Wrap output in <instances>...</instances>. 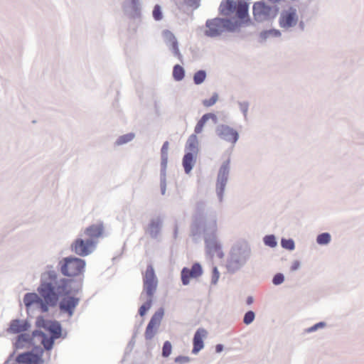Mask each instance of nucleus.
Masks as SVG:
<instances>
[{"label":"nucleus","mask_w":364,"mask_h":364,"mask_svg":"<svg viewBox=\"0 0 364 364\" xmlns=\"http://www.w3.org/2000/svg\"><path fill=\"white\" fill-rule=\"evenodd\" d=\"M72 284L73 282L70 279H58L54 272H46L38 288L40 296L36 293H28L23 297L24 304L27 307L36 304L41 307L42 311L46 312L48 306H55L59 297H61L59 304L60 311L71 316L80 301L76 296L78 289H75Z\"/></svg>","instance_id":"f257e3e1"},{"label":"nucleus","mask_w":364,"mask_h":364,"mask_svg":"<svg viewBox=\"0 0 364 364\" xmlns=\"http://www.w3.org/2000/svg\"><path fill=\"white\" fill-rule=\"evenodd\" d=\"M211 119L214 123H217V116L213 113L205 114L198 122L195 127V134H191L186 142V150L187 152H191L193 154L197 155L198 151V141L196 134L202 132L205 124L208 120Z\"/></svg>","instance_id":"f03ea898"},{"label":"nucleus","mask_w":364,"mask_h":364,"mask_svg":"<svg viewBox=\"0 0 364 364\" xmlns=\"http://www.w3.org/2000/svg\"><path fill=\"white\" fill-rule=\"evenodd\" d=\"M85 262L77 257H66L60 262L61 272L68 277H75L82 274Z\"/></svg>","instance_id":"7ed1b4c3"},{"label":"nucleus","mask_w":364,"mask_h":364,"mask_svg":"<svg viewBox=\"0 0 364 364\" xmlns=\"http://www.w3.org/2000/svg\"><path fill=\"white\" fill-rule=\"evenodd\" d=\"M96 241L85 238H77L71 245L72 251L80 256H87L90 255L95 249Z\"/></svg>","instance_id":"20e7f679"},{"label":"nucleus","mask_w":364,"mask_h":364,"mask_svg":"<svg viewBox=\"0 0 364 364\" xmlns=\"http://www.w3.org/2000/svg\"><path fill=\"white\" fill-rule=\"evenodd\" d=\"M230 21L222 18H213L206 22L205 35L210 37H215L220 35L225 30L230 29Z\"/></svg>","instance_id":"39448f33"},{"label":"nucleus","mask_w":364,"mask_h":364,"mask_svg":"<svg viewBox=\"0 0 364 364\" xmlns=\"http://www.w3.org/2000/svg\"><path fill=\"white\" fill-rule=\"evenodd\" d=\"M278 12L277 6H269L262 1L255 2L253 5V14L259 21L274 18Z\"/></svg>","instance_id":"423d86ee"},{"label":"nucleus","mask_w":364,"mask_h":364,"mask_svg":"<svg viewBox=\"0 0 364 364\" xmlns=\"http://www.w3.org/2000/svg\"><path fill=\"white\" fill-rule=\"evenodd\" d=\"M144 291L148 298H152L157 287V279L152 265H149L146 269L143 278Z\"/></svg>","instance_id":"0eeeda50"},{"label":"nucleus","mask_w":364,"mask_h":364,"mask_svg":"<svg viewBox=\"0 0 364 364\" xmlns=\"http://www.w3.org/2000/svg\"><path fill=\"white\" fill-rule=\"evenodd\" d=\"M297 21L296 11L294 8L282 11L279 21V26L284 28H289L295 26Z\"/></svg>","instance_id":"6e6552de"},{"label":"nucleus","mask_w":364,"mask_h":364,"mask_svg":"<svg viewBox=\"0 0 364 364\" xmlns=\"http://www.w3.org/2000/svg\"><path fill=\"white\" fill-rule=\"evenodd\" d=\"M163 316L164 311L161 309L153 315L145 331L144 336L146 340H151L154 338Z\"/></svg>","instance_id":"1a4fd4ad"},{"label":"nucleus","mask_w":364,"mask_h":364,"mask_svg":"<svg viewBox=\"0 0 364 364\" xmlns=\"http://www.w3.org/2000/svg\"><path fill=\"white\" fill-rule=\"evenodd\" d=\"M229 173V162H226L225 164H223V166L220 167L218 176V180H217V184H216V189L218 196L220 197V200L222 199V196L225 190V187L228 181V176Z\"/></svg>","instance_id":"9d476101"},{"label":"nucleus","mask_w":364,"mask_h":364,"mask_svg":"<svg viewBox=\"0 0 364 364\" xmlns=\"http://www.w3.org/2000/svg\"><path fill=\"white\" fill-rule=\"evenodd\" d=\"M36 323L38 327H42L50 331L55 338H58L61 334V326L57 321L45 320L43 317H38Z\"/></svg>","instance_id":"9b49d317"},{"label":"nucleus","mask_w":364,"mask_h":364,"mask_svg":"<svg viewBox=\"0 0 364 364\" xmlns=\"http://www.w3.org/2000/svg\"><path fill=\"white\" fill-rule=\"evenodd\" d=\"M105 227L102 222H98L92 224L84 230V236L89 239H92L97 242V240L104 235Z\"/></svg>","instance_id":"f8f14e48"},{"label":"nucleus","mask_w":364,"mask_h":364,"mask_svg":"<svg viewBox=\"0 0 364 364\" xmlns=\"http://www.w3.org/2000/svg\"><path fill=\"white\" fill-rule=\"evenodd\" d=\"M202 268L198 263H195L191 269L184 267L181 271V280L184 285H187L191 278H197L202 274Z\"/></svg>","instance_id":"ddd939ff"},{"label":"nucleus","mask_w":364,"mask_h":364,"mask_svg":"<svg viewBox=\"0 0 364 364\" xmlns=\"http://www.w3.org/2000/svg\"><path fill=\"white\" fill-rule=\"evenodd\" d=\"M218 134L222 139L232 144H235L238 139L237 132L232 128L226 125H221L218 128Z\"/></svg>","instance_id":"4468645a"},{"label":"nucleus","mask_w":364,"mask_h":364,"mask_svg":"<svg viewBox=\"0 0 364 364\" xmlns=\"http://www.w3.org/2000/svg\"><path fill=\"white\" fill-rule=\"evenodd\" d=\"M207 335L208 332L204 328H198L196 331L193 337V353L196 354L203 348V339L207 336Z\"/></svg>","instance_id":"2eb2a0df"},{"label":"nucleus","mask_w":364,"mask_h":364,"mask_svg":"<svg viewBox=\"0 0 364 364\" xmlns=\"http://www.w3.org/2000/svg\"><path fill=\"white\" fill-rule=\"evenodd\" d=\"M29 325L23 320L15 319L11 321L7 332L10 333H19L28 330Z\"/></svg>","instance_id":"dca6fc26"},{"label":"nucleus","mask_w":364,"mask_h":364,"mask_svg":"<svg viewBox=\"0 0 364 364\" xmlns=\"http://www.w3.org/2000/svg\"><path fill=\"white\" fill-rule=\"evenodd\" d=\"M18 363L25 364H43V360L41 356L31 353H26L20 354L17 358Z\"/></svg>","instance_id":"f3484780"},{"label":"nucleus","mask_w":364,"mask_h":364,"mask_svg":"<svg viewBox=\"0 0 364 364\" xmlns=\"http://www.w3.org/2000/svg\"><path fill=\"white\" fill-rule=\"evenodd\" d=\"M163 36L165 40L170 43L174 55L181 58L178 43L174 35L171 31L166 30L163 32Z\"/></svg>","instance_id":"a211bd4d"},{"label":"nucleus","mask_w":364,"mask_h":364,"mask_svg":"<svg viewBox=\"0 0 364 364\" xmlns=\"http://www.w3.org/2000/svg\"><path fill=\"white\" fill-rule=\"evenodd\" d=\"M208 252L212 257H218L222 258L223 257V252L221 249V246L215 241H211L207 243Z\"/></svg>","instance_id":"6ab92c4d"},{"label":"nucleus","mask_w":364,"mask_h":364,"mask_svg":"<svg viewBox=\"0 0 364 364\" xmlns=\"http://www.w3.org/2000/svg\"><path fill=\"white\" fill-rule=\"evenodd\" d=\"M237 4L234 0H225L220 6V11L224 15H229L235 11Z\"/></svg>","instance_id":"aec40b11"},{"label":"nucleus","mask_w":364,"mask_h":364,"mask_svg":"<svg viewBox=\"0 0 364 364\" xmlns=\"http://www.w3.org/2000/svg\"><path fill=\"white\" fill-rule=\"evenodd\" d=\"M196 155L193 154L191 152H187L183 159V166L184 167V170L186 173H190L191 171L193 164H194V158Z\"/></svg>","instance_id":"412c9836"},{"label":"nucleus","mask_w":364,"mask_h":364,"mask_svg":"<svg viewBox=\"0 0 364 364\" xmlns=\"http://www.w3.org/2000/svg\"><path fill=\"white\" fill-rule=\"evenodd\" d=\"M238 18L243 19L247 16L248 4L245 1H240L235 9Z\"/></svg>","instance_id":"4be33fe9"},{"label":"nucleus","mask_w":364,"mask_h":364,"mask_svg":"<svg viewBox=\"0 0 364 364\" xmlns=\"http://www.w3.org/2000/svg\"><path fill=\"white\" fill-rule=\"evenodd\" d=\"M173 77L177 81H180L184 77V70L181 65H176L173 67Z\"/></svg>","instance_id":"5701e85b"},{"label":"nucleus","mask_w":364,"mask_h":364,"mask_svg":"<svg viewBox=\"0 0 364 364\" xmlns=\"http://www.w3.org/2000/svg\"><path fill=\"white\" fill-rule=\"evenodd\" d=\"M205 72L204 70H199L195 73L193 76V81L195 84L199 85L205 80Z\"/></svg>","instance_id":"b1692460"},{"label":"nucleus","mask_w":364,"mask_h":364,"mask_svg":"<svg viewBox=\"0 0 364 364\" xmlns=\"http://www.w3.org/2000/svg\"><path fill=\"white\" fill-rule=\"evenodd\" d=\"M134 134L132 133H129V134L122 135L120 137H119V139L117 141V144L118 145L124 144L125 143H127V142L132 141L134 139Z\"/></svg>","instance_id":"393cba45"},{"label":"nucleus","mask_w":364,"mask_h":364,"mask_svg":"<svg viewBox=\"0 0 364 364\" xmlns=\"http://www.w3.org/2000/svg\"><path fill=\"white\" fill-rule=\"evenodd\" d=\"M151 304H152V298H148L147 301L139 308V313L141 316H143L145 315L146 311L151 308Z\"/></svg>","instance_id":"a878e982"},{"label":"nucleus","mask_w":364,"mask_h":364,"mask_svg":"<svg viewBox=\"0 0 364 364\" xmlns=\"http://www.w3.org/2000/svg\"><path fill=\"white\" fill-rule=\"evenodd\" d=\"M331 236L328 233L325 232L317 237L316 241L320 245H326L330 242Z\"/></svg>","instance_id":"bb28decb"},{"label":"nucleus","mask_w":364,"mask_h":364,"mask_svg":"<svg viewBox=\"0 0 364 364\" xmlns=\"http://www.w3.org/2000/svg\"><path fill=\"white\" fill-rule=\"evenodd\" d=\"M172 350V346L171 343L169 341H166L164 343L163 348H162V356L164 358L168 357Z\"/></svg>","instance_id":"cd10ccee"},{"label":"nucleus","mask_w":364,"mask_h":364,"mask_svg":"<svg viewBox=\"0 0 364 364\" xmlns=\"http://www.w3.org/2000/svg\"><path fill=\"white\" fill-rule=\"evenodd\" d=\"M218 100V95L217 93H214L213 95L208 100H204L203 101V105L206 107H210L216 103Z\"/></svg>","instance_id":"c85d7f7f"},{"label":"nucleus","mask_w":364,"mask_h":364,"mask_svg":"<svg viewBox=\"0 0 364 364\" xmlns=\"http://www.w3.org/2000/svg\"><path fill=\"white\" fill-rule=\"evenodd\" d=\"M153 17L156 21H160L162 19L161 9L159 5H156L153 10Z\"/></svg>","instance_id":"c756f323"},{"label":"nucleus","mask_w":364,"mask_h":364,"mask_svg":"<svg viewBox=\"0 0 364 364\" xmlns=\"http://www.w3.org/2000/svg\"><path fill=\"white\" fill-rule=\"evenodd\" d=\"M282 246L287 250H292L294 249V242L291 239H283L282 240Z\"/></svg>","instance_id":"7c9ffc66"},{"label":"nucleus","mask_w":364,"mask_h":364,"mask_svg":"<svg viewBox=\"0 0 364 364\" xmlns=\"http://www.w3.org/2000/svg\"><path fill=\"white\" fill-rule=\"evenodd\" d=\"M53 338H54L53 336L52 338H46L45 336L43 337L42 343L46 349L50 350L52 348L53 345Z\"/></svg>","instance_id":"2f4dec72"},{"label":"nucleus","mask_w":364,"mask_h":364,"mask_svg":"<svg viewBox=\"0 0 364 364\" xmlns=\"http://www.w3.org/2000/svg\"><path fill=\"white\" fill-rule=\"evenodd\" d=\"M255 319V313L252 311H247L245 316H244V319H243V321L245 324L248 325L250 323H251Z\"/></svg>","instance_id":"473e14b6"},{"label":"nucleus","mask_w":364,"mask_h":364,"mask_svg":"<svg viewBox=\"0 0 364 364\" xmlns=\"http://www.w3.org/2000/svg\"><path fill=\"white\" fill-rule=\"evenodd\" d=\"M264 241L265 245H267L269 247H275L277 245L275 237L273 235L266 236L264 239Z\"/></svg>","instance_id":"72a5a7b5"},{"label":"nucleus","mask_w":364,"mask_h":364,"mask_svg":"<svg viewBox=\"0 0 364 364\" xmlns=\"http://www.w3.org/2000/svg\"><path fill=\"white\" fill-rule=\"evenodd\" d=\"M240 266V264L239 261H237V259H231L229 261L228 264V267L232 270H234L235 269L238 268Z\"/></svg>","instance_id":"f704fd0d"},{"label":"nucleus","mask_w":364,"mask_h":364,"mask_svg":"<svg viewBox=\"0 0 364 364\" xmlns=\"http://www.w3.org/2000/svg\"><path fill=\"white\" fill-rule=\"evenodd\" d=\"M284 276L282 274L278 273L273 278V283L275 285H279L284 282Z\"/></svg>","instance_id":"c9c22d12"},{"label":"nucleus","mask_w":364,"mask_h":364,"mask_svg":"<svg viewBox=\"0 0 364 364\" xmlns=\"http://www.w3.org/2000/svg\"><path fill=\"white\" fill-rule=\"evenodd\" d=\"M280 35H281L280 31L278 30H276V29H272V30L264 32L265 37H269V36L277 37V36H279Z\"/></svg>","instance_id":"e433bc0d"},{"label":"nucleus","mask_w":364,"mask_h":364,"mask_svg":"<svg viewBox=\"0 0 364 364\" xmlns=\"http://www.w3.org/2000/svg\"><path fill=\"white\" fill-rule=\"evenodd\" d=\"M168 149V142L166 141L163 144L162 148H161V156H162V158L164 160H166V155H167Z\"/></svg>","instance_id":"4c0bfd02"},{"label":"nucleus","mask_w":364,"mask_h":364,"mask_svg":"<svg viewBox=\"0 0 364 364\" xmlns=\"http://www.w3.org/2000/svg\"><path fill=\"white\" fill-rule=\"evenodd\" d=\"M220 277V273L217 269V267H214L213 269V277L212 282L213 284H216Z\"/></svg>","instance_id":"58836bf2"},{"label":"nucleus","mask_w":364,"mask_h":364,"mask_svg":"<svg viewBox=\"0 0 364 364\" xmlns=\"http://www.w3.org/2000/svg\"><path fill=\"white\" fill-rule=\"evenodd\" d=\"M323 326H324V323L322 322H320V323H318L315 324L314 326H311V328H309L308 329V331L311 332V331H316L318 327H323Z\"/></svg>","instance_id":"ea45409f"},{"label":"nucleus","mask_w":364,"mask_h":364,"mask_svg":"<svg viewBox=\"0 0 364 364\" xmlns=\"http://www.w3.org/2000/svg\"><path fill=\"white\" fill-rule=\"evenodd\" d=\"M149 227L151 230L156 229L157 231L159 228V221H151L149 225Z\"/></svg>","instance_id":"a19ab883"},{"label":"nucleus","mask_w":364,"mask_h":364,"mask_svg":"<svg viewBox=\"0 0 364 364\" xmlns=\"http://www.w3.org/2000/svg\"><path fill=\"white\" fill-rule=\"evenodd\" d=\"M299 267H300V262L297 260H295L291 266V270L295 271V270L298 269Z\"/></svg>","instance_id":"79ce46f5"},{"label":"nucleus","mask_w":364,"mask_h":364,"mask_svg":"<svg viewBox=\"0 0 364 364\" xmlns=\"http://www.w3.org/2000/svg\"><path fill=\"white\" fill-rule=\"evenodd\" d=\"M223 346L221 344H218L215 346V350L217 353H220L223 350Z\"/></svg>","instance_id":"37998d69"},{"label":"nucleus","mask_w":364,"mask_h":364,"mask_svg":"<svg viewBox=\"0 0 364 364\" xmlns=\"http://www.w3.org/2000/svg\"><path fill=\"white\" fill-rule=\"evenodd\" d=\"M252 301H253V299H252V297H249V298L247 299V304H251L252 303Z\"/></svg>","instance_id":"c03bdc74"},{"label":"nucleus","mask_w":364,"mask_h":364,"mask_svg":"<svg viewBox=\"0 0 364 364\" xmlns=\"http://www.w3.org/2000/svg\"><path fill=\"white\" fill-rule=\"evenodd\" d=\"M268 1L272 3H278L279 1H280V0H268Z\"/></svg>","instance_id":"a18cd8bd"},{"label":"nucleus","mask_w":364,"mask_h":364,"mask_svg":"<svg viewBox=\"0 0 364 364\" xmlns=\"http://www.w3.org/2000/svg\"><path fill=\"white\" fill-rule=\"evenodd\" d=\"M181 358H180V357L176 358V362H177V361H178Z\"/></svg>","instance_id":"49530a36"},{"label":"nucleus","mask_w":364,"mask_h":364,"mask_svg":"<svg viewBox=\"0 0 364 364\" xmlns=\"http://www.w3.org/2000/svg\"><path fill=\"white\" fill-rule=\"evenodd\" d=\"M23 336V335H21L18 336V339L20 340Z\"/></svg>","instance_id":"de8ad7c7"}]
</instances>
